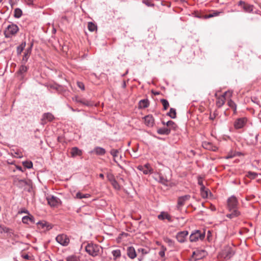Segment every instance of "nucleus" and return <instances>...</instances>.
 Masks as SVG:
<instances>
[{"label": "nucleus", "instance_id": "f257e3e1", "mask_svg": "<svg viewBox=\"0 0 261 261\" xmlns=\"http://www.w3.org/2000/svg\"><path fill=\"white\" fill-rule=\"evenodd\" d=\"M85 251L89 255L95 257L102 253L103 248L99 245L91 242L88 243L85 246Z\"/></svg>", "mask_w": 261, "mask_h": 261}, {"label": "nucleus", "instance_id": "f03ea898", "mask_svg": "<svg viewBox=\"0 0 261 261\" xmlns=\"http://www.w3.org/2000/svg\"><path fill=\"white\" fill-rule=\"evenodd\" d=\"M235 254L233 248L229 246L226 245L223 247L221 251L219 253L220 258L227 260L230 259Z\"/></svg>", "mask_w": 261, "mask_h": 261}, {"label": "nucleus", "instance_id": "7ed1b4c3", "mask_svg": "<svg viewBox=\"0 0 261 261\" xmlns=\"http://www.w3.org/2000/svg\"><path fill=\"white\" fill-rule=\"evenodd\" d=\"M18 31V27L14 23H11L7 26L5 31V36L6 38H11L13 36L15 35Z\"/></svg>", "mask_w": 261, "mask_h": 261}, {"label": "nucleus", "instance_id": "20e7f679", "mask_svg": "<svg viewBox=\"0 0 261 261\" xmlns=\"http://www.w3.org/2000/svg\"><path fill=\"white\" fill-rule=\"evenodd\" d=\"M25 63L21 62V65L19 66L16 72V76L20 81H23L24 80L26 74L29 69V67L26 66Z\"/></svg>", "mask_w": 261, "mask_h": 261}, {"label": "nucleus", "instance_id": "39448f33", "mask_svg": "<svg viewBox=\"0 0 261 261\" xmlns=\"http://www.w3.org/2000/svg\"><path fill=\"white\" fill-rule=\"evenodd\" d=\"M205 232L199 230H194L190 236V241L191 242H195L198 240H203L205 238Z\"/></svg>", "mask_w": 261, "mask_h": 261}, {"label": "nucleus", "instance_id": "423d86ee", "mask_svg": "<svg viewBox=\"0 0 261 261\" xmlns=\"http://www.w3.org/2000/svg\"><path fill=\"white\" fill-rule=\"evenodd\" d=\"M227 205L229 211L238 210V201L236 196L232 195L227 199Z\"/></svg>", "mask_w": 261, "mask_h": 261}, {"label": "nucleus", "instance_id": "0eeeda50", "mask_svg": "<svg viewBox=\"0 0 261 261\" xmlns=\"http://www.w3.org/2000/svg\"><path fill=\"white\" fill-rule=\"evenodd\" d=\"M72 99L76 102L80 103L88 107H91L95 106L94 102L93 101L90 100H87L85 98H80L78 96H75L73 97Z\"/></svg>", "mask_w": 261, "mask_h": 261}, {"label": "nucleus", "instance_id": "6e6552de", "mask_svg": "<svg viewBox=\"0 0 261 261\" xmlns=\"http://www.w3.org/2000/svg\"><path fill=\"white\" fill-rule=\"evenodd\" d=\"M56 240L63 246H67L69 243V239L64 234L58 235L56 238Z\"/></svg>", "mask_w": 261, "mask_h": 261}, {"label": "nucleus", "instance_id": "1a4fd4ad", "mask_svg": "<svg viewBox=\"0 0 261 261\" xmlns=\"http://www.w3.org/2000/svg\"><path fill=\"white\" fill-rule=\"evenodd\" d=\"M190 198V195H185L184 196H180L177 199V203L176 208L178 211H180L182 207L185 205L186 201L189 200Z\"/></svg>", "mask_w": 261, "mask_h": 261}, {"label": "nucleus", "instance_id": "9d476101", "mask_svg": "<svg viewBox=\"0 0 261 261\" xmlns=\"http://www.w3.org/2000/svg\"><path fill=\"white\" fill-rule=\"evenodd\" d=\"M206 254V252L204 250L197 249L193 252L192 257L195 260H198L204 257Z\"/></svg>", "mask_w": 261, "mask_h": 261}, {"label": "nucleus", "instance_id": "9b49d317", "mask_svg": "<svg viewBox=\"0 0 261 261\" xmlns=\"http://www.w3.org/2000/svg\"><path fill=\"white\" fill-rule=\"evenodd\" d=\"M247 121L246 117H242L238 118L234 122V127L236 129H241L244 127Z\"/></svg>", "mask_w": 261, "mask_h": 261}, {"label": "nucleus", "instance_id": "f8f14e48", "mask_svg": "<svg viewBox=\"0 0 261 261\" xmlns=\"http://www.w3.org/2000/svg\"><path fill=\"white\" fill-rule=\"evenodd\" d=\"M46 199L48 203L51 206H57L61 202L59 198L53 195H48Z\"/></svg>", "mask_w": 261, "mask_h": 261}, {"label": "nucleus", "instance_id": "ddd939ff", "mask_svg": "<svg viewBox=\"0 0 261 261\" xmlns=\"http://www.w3.org/2000/svg\"><path fill=\"white\" fill-rule=\"evenodd\" d=\"M150 249L147 248L139 247L137 249L138 260L139 261H142L144 258V256L149 252Z\"/></svg>", "mask_w": 261, "mask_h": 261}, {"label": "nucleus", "instance_id": "4468645a", "mask_svg": "<svg viewBox=\"0 0 261 261\" xmlns=\"http://www.w3.org/2000/svg\"><path fill=\"white\" fill-rule=\"evenodd\" d=\"M33 46V42H31L29 44V46L25 50L24 53V55H23L22 59V62L27 63L28 61V59L31 54L32 48Z\"/></svg>", "mask_w": 261, "mask_h": 261}, {"label": "nucleus", "instance_id": "2eb2a0df", "mask_svg": "<svg viewBox=\"0 0 261 261\" xmlns=\"http://www.w3.org/2000/svg\"><path fill=\"white\" fill-rule=\"evenodd\" d=\"M188 234V231L186 230L178 232L176 236L177 241L180 243H184Z\"/></svg>", "mask_w": 261, "mask_h": 261}, {"label": "nucleus", "instance_id": "dca6fc26", "mask_svg": "<svg viewBox=\"0 0 261 261\" xmlns=\"http://www.w3.org/2000/svg\"><path fill=\"white\" fill-rule=\"evenodd\" d=\"M54 119L53 115L49 112L44 113L42 115L41 119V124L44 125L47 122H50Z\"/></svg>", "mask_w": 261, "mask_h": 261}, {"label": "nucleus", "instance_id": "f3484780", "mask_svg": "<svg viewBox=\"0 0 261 261\" xmlns=\"http://www.w3.org/2000/svg\"><path fill=\"white\" fill-rule=\"evenodd\" d=\"M36 224L39 229L49 230L52 228L51 225L45 221H39Z\"/></svg>", "mask_w": 261, "mask_h": 261}, {"label": "nucleus", "instance_id": "a211bd4d", "mask_svg": "<svg viewBox=\"0 0 261 261\" xmlns=\"http://www.w3.org/2000/svg\"><path fill=\"white\" fill-rule=\"evenodd\" d=\"M106 152V149L102 147L97 146L95 147L92 150L90 151V154L95 153L97 155H103Z\"/></svg>", "mask_w": 261, "mask_h": 261}, {"label": "nucleus", "instance_id": "6ab92c4d", "mask_svg": "<svg viewBox=\"0 0 261 261\" xmlns=\"http://www.w3.org/2000/svg\"><path fill=\"white\" fill-rule=\"evenodd\" d=\"M127 254L131 259H134L138 256L137 251H136L133 246L128 247L127 248Z\"/></svg>", "mask_w": 261, "mask_h": 261}, {"label": "nucleus", "instance_id": "aec40b11", "mask_svg": "<svg viewBox=\"0 0 261 261\" xmlns=\"http://www.w3.org/2000/svg\"><path fill=\"white\" fill-rule=\"evenodd\" d=\"M71 156L75 158L76 156H81L83 154V151L77 147H73L71 149Z\"/></svg>", "mask_w": 261, "mask_h": 261}, {"label": "nucleus", "instance_id": "412c9836", "mask_svg": "<svg viewBox=\"0 0 261 261\" xmlns=\"http://www.w3.org/2000/svg\"><path fill=\"white\" fill-rule=\"evenodd\" d=\"M158 218L161 220L167 219L169 222H172L173 221L171 216L167 213L165 212H162L160 214L158 215Z\"/></svg>", "mask_w": 261, "mask_h": 261}, {"label": "nucleus", "instance_id": "4be33fe9", "mask_svg": "<svg viewBox=\"0 0 261 261\" xmlns=\"http://www.w3.org/2000/svg\"><path fill=\"white\" fill-rule=\"evenodd\" d=\"M149 106V101L147 98L141 99L138 103V108L139 109H144Z\"/></svg>", "mask_w": 261, "mask_h": 261}, {"label": "nucleus", "instance_id": "5701e85b", "mask_svg": "<svg viewBox=\"0 0 261 261\" xmlns=\"http://www.w3.org/2000/svg\"><path fill=\"white\" fill-rule=\"evenodd\" d=\"M145 124L148 127H152L154 124V118L151 115H147L144 117Z\"/></svg>", "mask_w": 261, "mask_h": 261}, {"label": "nucleus", "instance_id": "b1692460", "mask_svg": "<svg viewBox=\"0 0 261 261\" xmlns=\"http://www.w3.org/2000/svg\"><path fill=\"white\" fill-rule=\"evenodd\" d=\"M154 178L159 182L164 185H167L168 181L167 179L165 178L161 173H158Z\"/></svg>", "mask_w": 261, "mask_h": 261}, {"label": "nucleus", "instance_id": "393cba45", "mask_svg": "<svg viewBox=\"0 0 261 261\" xmlns=\"http://www.w3.org/2000/svg\"><path fill=\"white\" fill-rule=\"evenodd\" d=\"M157 133L158 134L162 135H168L171 133V129L168 127H163L158 128Z\"/></svg>", "mask_w": 261, "mask_h": 261}, {"label": "nucleus", "instance_id": "a878e982", "mask_svg": "<svg viewBox=\"0 0 261 261\" xmlns=\"http://www.w3.org/2000/svg\"><path fill=\"white\" fill-rule=\"evenodd\" d=\"M16 185L19 188H23L28 185V181L25 179H18L15 180Z\"/></svg>", "mask_w": 261, "mask_h": 261}, {"label": "nucleus", "instance_id": "bb28decb", "mask_svg": "<svg viewBox=\"0 0 261 261\" xmlns=\"http://www.w3.org/2000/svg\"><path fill=\"white\" fill-rule=\"evenodd\" d=\"M26 46V42L22 41L16 48V53L17 56L21 55Z\"/></svg>", "mask_w": 261, "mask_h": 261}, {"label": "nucleus", "instance_id": "cd10ccee", "mask_svg": "<svg viewBox=\"0 0 261 261\" xmlns=\"http://www.w3.org/2000/svg\"><path fill=\"white\" fill-rule=\"evenodd\" d=\"M109 181L111 182L113 188L117 190L120 189V186L118 182L116 181L114 177H112L109 179Z\"/></svg>", "mask_w": 261, "mask_h": 261}, {"label": "nucleus", "instance_id": "c85d7f7f", "mask_svg": "<svg viewBox=\"0 0 261 261\" xmlns=\"http://www.w3.org/2000/svg\"><path fill=\"white\" fill-rule=\"evenodd\" d=\"M231 213L226 215V217L231 219L238 217L240 215V212L238 210H231Z\"/></svg>", "mask_w": 261, "mask_h": 261}, {"label": "nucleus", "instance_id": "c756f323", "mask_svg": "<svg viewBox=\"0 0 261 261\" xmlns=\"http://www.w3.org/2000/svg\"><path fill=\"white\" fill-rule=\"evenodd\" d=\"M29 221L32 223H34V217L33 216H24L22 218V222L24 224H28Z\"/></svg>", "mask_w": 261, "mask_h": 261}, {"label": "nucleus", "instance_id": "7c9ffc66", "mask_svg": "<svg viewBox=\"0 0 261 261\" xmlns=\"http://www.w3.org/2000/svg\"><path fill=\"white\" fill-rule=\"evenodd\" d=\"M226 94V92H225L224 95L222 96L221 97H219L216 101V105L218 108L221 107L225 103L224 99H225V95Z\"/></svg>", "mask_w": 261, "mask_h": 261}, {"label": "nucleus", "instance_id": "2f4dec72", "mask_svg": "<svg viewBox=\"0 0 261 261\" xmlns=\"http://www.w3.org/2000/svg\"><path fill=\"white\" fill-rule=\"evenodd\" d=\"M91 197V195L90 194H82L80 192H78L75 196V198L77 199H82V198H88Z\"/></svg>", "mask_w": 261, "mask_h": 261}, {"label": "nucleus", "instance_id": "473e14b6", "mask_svg": "<svg viewBox=\"0 0 261 261\" xmlns=\"http://www.w3.org/2000/svg\"><path fill=\"white\" fill-rule=\"evenodd\" d=\"M243 8L246 12H251L253 10V6L247 4H244L243 6Z\"/></svg>", "mask_w": 261, "mask_h": 261}, {"label": "nucleus", "instance_id": "72a5a7b5", "mask_svg": "<svg viewBox=\"0 0 261 261\" xmlns=\"http://www.w3.org/2000/svg\"><path fill=\"white\" fill-rule=\"evenodd\" d=\"M66 261H80V257L75 255H71L67 256L66 258Z\"/></svg>", "mask_w": 261, "mask_h": 261}, {"label": "nucleus", "instance_id": "f704fd0d", "mask_svg": "<svg viewBox=\"0 0 261 261\" xmlns=\"http://www.w3.org/2000/svg\"><path fill=\"white\" fill-rule=\"evenodd\" d=\"M137 169L139 170L140 171H141L143 172V173L145 174H151V169H148L144 168V167L142 165H139L137 167Z\"/></svg>", "mask_w": 261, "mask_h": 261}, {"label": "nucleus", "instance_id": "c9c22d12", "mask_svg": "<svg viewBox=\"0 0 261 261\" xmlns=\"http://www.w3.org/2000/svg\"><path fill=\"white\" fill-rule=\"evenodd\" d=\"M163 124H165L164 122H162ZM166 124L167 126L171 127L174 130H176L177 127V125L175 124L174 122L172 120H169L166 123Z\"/></svg>", "mask_w": 261, "mask_h": 261}, {"label": "nucleus", "instance_id": "e433bc0d", "mask_svg": "<svg viewBox=\"0 0 261 261\" xmlns=\"http://www.w3.org/2000/svg\"><path fill=\"white\" fill-rule=\"evenodd\" d=\"M22 14V10L20 8H16L14 10V17L16 18H19Z\"/></svg>", "mask_w": 261, "mask_h": 261}, {"label": "nucleus", "instance_id": "4c0bfd02", "mask_svg": "<svg viewBox=\"0 0 261 261\" xmlns=\"http://www.w3.org/2000/svg\"><path fill=\"white\" fill-rule=\"evenodd\" d=\"M22 164L24 166V169H31L33 168V163L30 161H25L22 162Z\"/></svg>", "mask_w": 261, "mask_h": 261}, {"label": "nucleus", "instance_id": "58836bf2", "mask_svg": "<svg viewBox=\"0 0 261 261\" xmlns=\"http://www.w3.org/2000/svg\"><path fill=\"white\" fill-rule=\"evenodd\" d=\"M112 254L115 259H116L121 256V251L120 249H115L112 251Z\"/></svg>", "mask_w": 261, "mask_h": 261}, {"label": "nucleus", "instance_id": "ea45409f", "mask_svg": "<svg viewBox=\"0 0 261 261\" xmlns=\"http://www.w3.org/2000/svg\"><path fill=\"white\" fill-rule=\"evenodd\" d=\"M167 115L172 119L175 118L176 117V110L174 108H170V111L168 113Z\"/></svg>", "mask_w": 261, "mask_h": 261}, {"label": "nucleus", "instance_id": "a19ab883", "mask_svg": "<svg viewBox=\"0 0 261 261\" xmlns=\"http://www.w3.org/2000/svg\"><path fill=\"white\" fill-rule=\"evenodd\" d=\"M228 105L229 107L231 108H232L234 111V113H236L237 111V105L236 103L232 100L231 99H230L228 101Z\"/></svg>", "mask_w": 261, "mask_h": 261}, {"label": "nucleus", "instance_id": "79ce46f5", "mask_svg": "<svg viewBox=\"0 0 261 261\" xmlns=\"http://www.w3.org/2000/svg\"><path fill=\"white\" fill-rule=\"evenodd\" d=\"M88 28L89 31L94 32L97 29V26L92 22H89L88 24Z\"/></svg>", "mask_w": 261, "mask_h": 261}, {"label": "nucleus", "instance_id": "37998d69", "mask_svg": "<svg viewBox=\"0 0 261 261\" xmlns=\"http://www.w3.org/2000/svg\"><path fill=\"white\" fill-rule=\"evenodd\" d=\"M161 102H162L164 110H166L169 106V103L167 99H161Z\"/></svg>", "mask_w": 261, "mask_h": 261}, {"label": "nucleus", "instance_id": "c03bdc74", "mask_svg": "<svg viewBox=\"0 0 261 261\" xmlns=\"http://www.w3.org/2000/svg\"><path fill=\"white\" fill-rule=\"evenodd\" d=\"M257 173L254 172L248 171L247 173L246 176L251 179H254L257 176Z\"/></svg>", "mask_w": 261, "mask_h": 261}, {"label": "nucleus", "instance_id": "a18cd8bd", "mask_svg": "<svg viewBox=\"0 0 261 261\" xmlns=\"http://www.w3.org/2000/svg\"><path fill=\"white\" fill-rule=\"evenodd\" d=\"M119 152V150L118 149H112L110 151V153L113 156V158H115L118 156V153Z\"/></svg>", "mask_w": 261, "mask_h": 261}, {"label": "nucleus", "instance_id": "49530a36", "mask_svg": "<svg viewBox=\"0 0 261 261\" xmlns=\"http://www.w3.org/2000/svg\"><path fill=\"white\" fill-rule=\"evenodd\" d=\"M166 250V248L164 246H162L161 250L159 252V255L163 257L165 256V252Z\"/></svg>", "mask_w": 261, "mask_h": 261}, {"label": "nucleus", "instance_id": "de8ad7c7", "mask_svg": "<svg viewBox=\"0 0 261 261\" xmlns=\"http://www.w3.org/2000/svg\"><path fill=\"white\" fill-rule=\"evenodd\" d=\"M142 2L143 4H144L148 7H154V4L152 3H151V2L150 0H143Z\"/></svg>", "mask_w": 261, "mask_h": 261}, {"label": "nucleus", "instance_id": "09e8293b", "mask_svg": "<svg viewBox=\"0 0 261 261\" xmlns=\"http://www.w3.org/2000/svg\"><path fill=\"white\" fill-rule=\"evenodd\" d=\"M9 229L8 227L4 226V225H0V232H8Z\"/></svg>", "mask_w": 261, "mask_h": 261}, {"label": "nucleus", "instance_id": "8fccbe9b", "mask_svg": "<svg viewBox=\"0 0 261 261\" xmlns=\"http://www.w3.org/2000/svg\"><path fill=\"white\" fill-rule=\"evenodd\" d=\"M209 192H210V191L208 190V189H207L206 190H205V191H204L201 193V196L203 198H207L208 193Z\"/></svg>", "mask_w": 261, "mask_h": 261}, {"label": "nucleus", "instance_id": "3c124183", "mask_svg": "<svg viewBox=\"0 0 261 261\" xmlns=\"http://www.w3.org/2000/svg\"><path fill=\"white\" fill-rule=\"evenodd\" d=\"M77 85L79 88L82 89V90H85V86L84 84L82 82H77Z\"/></svg>", "mask_w": 261, "mask_h": 261}, {"label": "nucleus", "instance_id": "603ef678", "mask_svg": "<svg viewBox=\"0 0 261 261\" xmlns=\"http://www.w3.org/2000/svg\"><path fill=\"white\" fill-rule=\"evenodd\" d=\"M203 146L206 149H210L211 146H212V144L210 143L204 142L203 143Z\"/></svg>", "mask_w": 261, "mask_h": 261}, {"label": "nucleus", "instance_id": "864d4df0", "mask_svg": "<svg viewBox=\"0 0 261 261\" xmlns=\"http://www.w3.org/2000/svg\"><path fill=\"white\" fill-rule=\"evenodd\" d=\"M166 242L170 245L172 246L174 244V242L171 239L167 238Z\"/></svg>", "mask_w": 261, "mask_h": 261}, {"label": "nucleus", "instance_id": "5fc2aeb1", "mask_svg": "<svg viewBox=\"0 0 261 261\" xmlns=\"http://www.w3.org/2000/svg\"><path fill=\"white\" fill-rule=\"evenodd\" d=\"M143 166L144 167V168L148 169H151V173L152 172V169L150 167V165L149 163H147Z\"/></svg>", "mask_w": 261, "mask_h": 261}, {"label": "nucleus", "instance_id": "6e6d98bb", "mask_svg": "<svg viewBox=\"0 0 261 261\" xmlns=\"http://www.w3.org/2000/svg\"><path fill=\"white\" fill-rule=\"evenodd\" d=\"M35 0H25V2H26L27 4L29 6H32L33 5V3Z\"/></svg>", "mask_w": 261, "mask_h": 261}, {"label": "nucleus", "instance_id": "4d7b16f0", "mask_svg": "<svg viewBox=\"0 0 261 261\" xmlns=\"http://www.w3.org/2000/svg\"><path fill=\"white\" fill-rule=\"evenodd\" d=\"M16 168H17V169H18V170H19L22 172H24L25 170V169H24V168H22V167H21L20 166H17Z\"/></svg>", "mask_w": 261, "mask_h": 261}, {"label": "nucleus", "instance_id": "13d9d810", "mask_svg": "<svg viewBox=\"0 0 261 261\" xmlns=\"http://www.w3.org/2000/svg\"><path fill=\"white\" fill-rule=\"evenodd\" d=\"M22 257L24 258V259H30V256L28 254H22Z\"/></svg>", "mask_w": 261, "mask_h": 261}, {"label": "nucleus", "instance_id": "bf43d9fd", "mask_svg": "<svg viewBox=\"0 0 261 261\" xmlns=\"http://www.w3.org/2000/svg\"><path fill=\"white\" fill-rule=\"evenodd\" d=\"M206 189H207L205 188L204 185H202V186H201L200 187V192L201 193L202 192L205 191Z\"/></svg>", "mask_w": 261, "mask_h": 261}, {"label": "nucleus", "instance_id": "052dcab7", "mask_svg": "<svg viewBox=\"0 0 261 261\" xmlns=\"http://www.w3.org/2000/svg\"><path fill=\"white\" fill-rule=\"evenodd\" d=\"M49 87L51 89H55V90H58V88L57 86L54 85H50L49 86Z\"/></svg>", "mask_w": 261, "mask_h": 261}, {"label": "nucleus", "instance_id": "680f3d73", "mask_svg": "<svg viewBox=\"0 0 261 261\" xmlns=\"http://www.w3.org/2000/svg\"><path fill=\"white\" fill-rule=\"evenodd\" d=\"M198 184L199 185H200V186H202V185H204L203 184V182H202V180L201 178H199L198 179Z\"/></svg>", "mask_w": 261, "mask_h": 261}, {"label": "nucleus", "instance_id": "e2e57ef3", "mask_svg": "<svg viewBox=\"0 0 261 261\" xmlns=\"http://www.w3.org/2000/svg\"><path fill=\"white\" fill-rule=\"evenodd\" d=\"M236 155L238 156H241L242 155H244V154L241 152H237L236 153Z\"/></svg>", "mask_w": 261, "mask_h": 261}, {"label": "nucleus", "instance_id": "0e129e2a", "mask_svg": "<svg viewBox=\"0 0 261 261\" xmlns=\"http://www.w3.org/2000/svg\"><path fill=\"white\" fill-rule=\"evenodd\" d=\"M244 4H246L244 2L240 1L238 3V5L239 6H242V5L243 6L244 5Z\"/></svg>", "mask_w": 261, "mask_h": 261}, {"label": "nucleus", "instance_id": "69168bd1", "mask_svg": "<svg viewBox=\"0 0 261 261\" xmlns=\"http://www.w3.org/2000/svg\"><path fill=\"white\" fill-rule=\"evenodd\" d=\"M21 213H25V214H29V211L27 210H22L21 212H20Z\"/></svg>", "mask_w": 261, "mask_h": 261}, {"label": "nucleus", "instance_id": "338daca9", "mask_svg": "<svg viewBox=\"0 0 261 261\" xmlns=\"http://www.w3.org/2000/svg\"><path fill=\"white\" fill-rule=\"evenodd\" d=\"M138 148H137V147H136V148H133V152H134V153H136L138 151Z\"/></svg>", "mask_w": 261, "mask_h": 261}, {"label": "nucleus", "instance_id": "774afa93", "mask_svg": "<svg viewBox=\"0 0 261 261\" xmlns=\"http://www.w3.org/2000/svg\"><path fill=\"white\" fill-rule=\"evenodd\" d=\"M131 155L133 156L134 158H137L138 157V155L134 153L133 154H132Z\"/></svg>", "mask_w": 261, "mask_h": 261}]
</instances>
